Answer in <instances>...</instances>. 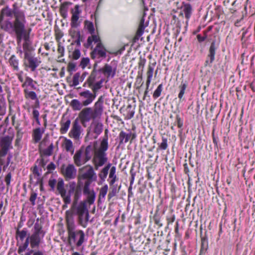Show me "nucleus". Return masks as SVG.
Segmentation results:
<instances>
[{
    "label": "nucleus",
    "mask_w": 255,
    "mask_h": 255,
    "mask_svg": "<svg viewBox=\"0 0 255 255\" xmlns=\"http://www.w3.org/2000/svg\"><path fill=\"white\" fill-rule=\"evenodd\" d=\"M0 28L7 33L15 37L17 43L23 40V65L34 72L40 65V58L31 53L33 48L31 46L30 35L32 28L28 26L24 10L20 9L17 2H14L10 8L8 5L0 11Z\"/></svg>",
    "instance_id": "nucleus-1"
},
{
    "label": "nucleus",
    "mask_w": 255,
    "mask_h": 255,
    "mask_svg": "<svg viewBox=\"0 0 255 255\" xmlns=\"http://www.w3.org/2000/svg\"><path fill=\"white\" fill-rule=\"evenodd\" d=\"M65 187L68 189L66 192L64 182L62 178H59L57 184V190L63 199L65 204H69L71 202V195L74 194V205L77 204L78 200L82 195V187L80 184H76L75 181H71L66 184Z\"/></svg>",
    "instance_id": "nucleus-2"
},
{
    "label": "nucleus",
    "mask_w": 255,
    "mask_h": 255,
    "mask_svg": "<svg viewBox=\"0 0 255 255\" xmlns=\"http://www.w3.org/2000/svg\"><path fill=\"white\" fill-rule=\"evenodd\" d=\"M103 110V100L102 97H101L95 103L93 109L85 108L79 113L78 117L83 126L86 127V123L89 122L91 120L94 121L96 120H100L101 118Z\"/></svg>",
    "instance_id": "nucleus-3"
},
{
    "label": "nucleus",
    "mask_w": 255,
    "mask_h": 255,
    "mask_svg": "<svg viewBox=\"0 0 255 255\" xmlns=\"http://www.w3.org/2000/svg\"><path fill=\"white\" fill-rule=\"evenodd\" d=\"M66 226L68 233V241L69 244H74L76 247H80L85 241V235L83 231L76 230L74 219L70 214L67 217Z\"/></svg>",
    "instance_id": "nucleus-4"
},
{
    "label": "nucleus",
    "mask_w": 255,
    "mask_h": 255,
    "mask_svg": "<svg viewBox=\"0 0 255 255\" xmlns=\"http://www.w3.org/2000/svg\"><path fill=\"white\" fill-rule=\"evenodd\" d=\"M70 214L72 215L73 218H74V215H77L78 216L86 215V221H89V213L87 208L86 201H81L78 205L77 204L74 205V203H73L71 209L66 211L65 212L66 224H67V217L70 215Z\"/></svg>",
    "instance_id": "nucleus-5"
},
{
    "label": "nucleus",
    "mask_w": 255,
    "mask_h": 255,
    "mask_svg": "<svg viewBox=\"0 0 255 255\" xmlns=\"http://www.w3.org/2000/svg\"><path fill=\"white\" fill-rule=\"evenodd\" d=\"M148 22L145 23L144 16H143L140 20L136 31V33L134 36H132L130 39V42L131 43L130 45V48L134 50L139 46L138 40L139 38L143 35L145 28L147 26Z\"/></svg>",
    "instance_id": "nucleus-6"
},
{
    "label": "nucleus",
    "mask_w": 255,
    "mask_h": 255,
    "mask_svg": "<svg viewBox=\"0 0 255 255\" xmlns=\"http://www.w3.org/2000/svg\"><path fill=\"white\" fill-rule=\"evenodd\" d=\"M13 137L8 135L1 138L0 140V156H5L10 149L12 148Z\"/></svg>",
    "instance_id": "nucleus-7"
},
{
    "label": "nucleus",
    "mask_w": 255,
    "mask_h": 255,
    "mask_svg": "<svg viewBox=\"0 0 255 255\" xmlns=\"http://www.w3.org/2000/svg\"><path fill=\"white\" fill-rule=\"evenodd\" d=\"M219 43L216 42V40H213L209 47V52L205 62V66L211 67L215 60L216 51L219 48Z\"/></svg>",
    "instance_id": "nucleus-8"
},
{
    "label": "nucleus",
    "mask_w": 255,
    "mask_h": 255,
    "mask_svg": "<svg viewBox=\"0 0 255 255\" xmlns=\"http://www.w3.org/2000/svg\"><path fill=\"white\" fill-rule=\"evenodd\" d=\"M155 65V62L152 63V64H150L148 65V71L147 72V78L146 82V88L145 91H144L143 99L144 100H146L147 101V103H149L151 101L150 96V95H149L148 88L149 87L150 83L151 82V79L153 76V72Z\"/></svg>",
    "instance_id": "nucleus-9"
},
{
    "label": "nucleus",
    "mask_w": 255,
    "mask_h": 255,
    "mask_svg": "<svg viewBox=\"0 0 255 255\" xmlns=\"http://www.w3.org/2000/svg\"><path fill=\"white\" fill-rule=\"evenodd\" d=\"M65 164H63L60 168L61 172L67 180L72 179L76 176V169L71 164H68L65 168Z\"/></svg>",
    "instance_id": "nucleus-10"
},
{
    "label": "nucleus",
    "mask_w": 255,
    "mask_h": 255,
    "mask_svg": "<svg viewBox=\"0 0 255 255\" xmlns=\"http://www.w3.org/2000/svg\"><path fill=\"white\" fill-rule=\"evenodd\" d=\"M97 55L99 57L106 58V49L102 42H98L91 53V57L92 59H95Z\"/></svg>",
    "instance_id": "nucleus-11"
},
{
    "label": "nucleus",
    "mask_w": 255,
    "mask_h": 255,
    "mask_svg": "<svg viewBox=\"0 0 255 255\" xmlns=\"http://www.w3.org/2000/svg\"><path fill=\"white\" fill-rule=\"evenodd\" d=\"M81 128L78 119H75L73 122L72 129L69 133V136L75 139H79L81 133Z\"/></svg>",
    "instance_id": "nucleus-12"
},
{
    "label": "nucleus",
    "mask_w": 255,
    "mask_h": 255,
    "mask_svg": "<svg viewBox=\"0 0 255 255\" xmlns=\"http://www.w3.org/2000/svg\"><path fill=\"white\" fill-rule=\"evenodd\" d=\"M79 96L83 98L86 99L83 101V105L87 106L91 104L96 97V95L93 92L91 93L89 90H85L80 92Z\"/></svg>",
    "instance_id": "nucleus-13"
},
{
    "label": "nucleus",
    "mask_w": 255,
    "mask_h": 255,
    "mask_svg": "<svg viewBox=\"0 0 255 255\" xmlns=\"http://www.w3.org/2000/svg\"><path fill=\"white\" fill-rule=\"evenodd\" d=\"M83 147H82L76 151L73 156L74 163L77 166H80L88 161L85 160V157L83 156Z\"/></svg>",
    "instance_id": "nucleus-14"
},
{
    "label": "nucleus",
    "mask_w": 255,
    "mask_h": 255,
    "mask_svg": "<svg viewBox=\"0 0 255 255\" xmlns=\"http://www.w3.org/2000/svg\"><path fill=\"white\" fill-rule=\"evenodd\" d=\"M74 8V11L73 10H72V15L71 20V26L72 28H76L80 24V22H78V19L79 18L81 10L79 9V5H76Z\"/></svg>",
    "instance_id": "nucleus-15"
},
{
    "label": "nucleus",
    "mask_w": 255,
    "mask_h": 255,
    "mask_svg": "<svg viewBox=\"0 0 255 255\" xmlns=\"http://www.w3.org/2000/svg\"><path fill=\"white\" fill-rule=\"evenodd\" d=\"M89 166V169L85 173L82 174L81 175V177L83 179H87L86 181H90V182H92L93 181H95L97 179V176L96 173H95L93 168L92 166L89 165L85 166L83 168V169Z\"/></svg>",
    "instance_id": "nucleus-16"
},
{
    "label": "nucleus",
    "mask_w": 255,
    "mask_h": 255,
    "mask_svg": "<svg viewBox=\"0 0 255 255\" xmlns=\"http://www.w3.org/2000/svg\"><path fill=\"white\" fill-rule=\"evenodd\" d=\"M181 9L182 11L180 12V14L183 16V13L184 14L187 23L192 14V7L190 3L183 2L182 3Z\"/></svg>",
    "instance_id": "nucleus-17"
},
{
    "label": "nucleus",
    "mask_w": 255,
    "mask_h": 255,
    "mask_svg": "<svg viewBox=\"0 0 255 255\" xmlns=\"http://www.w3.org/2000/svg\"><path fill=\"white\" fill-rule=\"evenodd\" d=\"M43 237H42L41 235L32 233V235L30 236V245L31 248H38L39 247L41 243V240L43 239Z\"/></svg>",
    "instance_id": "nucleus-18"
},
{
    "label": "nucleus",
    "mask_w": 255,
    "mask_h": 255,
    "mask_svg": "<svg viewBox=\"0 0 255 255\" xmlns=\"http://www.w3.org/2000/svg\"><path fill=\"white\" fill-rule=\"evenodd\" d=\"M71 124V120L69 118L66 119L64 115L62 118L60 125V131L61 134H64L68 131Z\"/></svg>",
    "instance_id": "nucleus-19"
},
{
    "label": "nucleus",
    "mask_w": 255,
    "mask_h": 255,
    "mask_svg": "<svg viewBox=\"0 0 255 255\" xmlns=\"http://www.w3.org/2000/svg\"><path fill=\"white\" fill-rule=\"evenodd\" d=\"M96 158L98 160L97 163L96 164V166H102L107 161L106 154L102 151L97 152Z\"/></svg>",
    "instance_id": "nucleus-20"
},
{
    "label": "nucleus",
    "mask_w": 255,
    "mask_h": 255,
    "mask_svg": "<svg viewBox=\"0 0 255 255\" xmlns=\"http://www.w3.org/2000/svg\"><path fill=\"white\" fill-rule=\"evenodd\" d=\"M93 42L97 43L102 42L99 36L93 34L92 36L88 37L87 42L84 44V46L87 48H89L92 45Z\"/></svg>",
    "instance_id": "nucleus-21"
},
{
    "label": "nucleus",
    "mask_w": 255,
    "mask_h": 255,
    "mask_svg": "<svg viewBox=\"0 0 255 255\" xmlns=\"http://www.w3.org/2000/svg\"><path fill=\"white\" fill-rule=\"evenodd\" d=\"M99 72H102L105 75H107L108 77L112 76L113 77L115 74V71L113 72L112 67L107 64H105L103 68L98 70Z\"/></svg>",
    "instance_id": "nucleus-22"
},
{
    "label": "nucleus",
    "mask_w": 255,
    "mask_h": 255,
    "mask_svg": "<svg viewBox=\"0 0 255 255\" xmlns=\"http://www.w3.org/2000/svg\"><path fill=\"white\" fill-rule=\"evenodd\" d=\"M44 132V129L43 128L41 130L40 128H36L33 130V138L35 143L38 142L40 140Z\"/></svg>",
    "instance_id": "nucleus-23"
},
{
    "label": "nucleus",
    "mask_w": 255,
    "mask_h": 255,
    "mask_svg": "<svg viewBox=\"0 0 255 255\" xmlns=\"http://www.w3.org/2000/svg\"><path fill=\"white\" fill-rule=\"evenodd\" d=\"M130 186L128 187V198L131 196L132 192L131 191L132 185L134 182L135 176L136 174V170H135L133 167H131L130 170Z\"/></svg>",
    "instance_id": "nucleus-24"
},
{
    "label": "nucleus",
    "mask_w": 255,
    "mask_h": 255,
    "mask_svg": "<svg viewBox=\"0 0 255 255\" xmlns=\"http://www.w3.org/2000/svg\"><path fill=\"white\" fill-rule=\"evenodd\" d=\"M9 63L11 66L13 67V69L15 71H18V60L16 58V56L14 55H12L11 56L9 59Z\"/></svg>",
    "instance_id": "nucleus-25"
},
{
    "label": "nucleus",
    "mask_w": 255,
    "mask_h": 255,
    "mask_svg": "<svg viewBox=\"0 0 255 255\" xmlns=\"http://www.w3.org/2000/svg\"><path fill=\"white\" fill-rule=\"evenodd\" d=\"M23 92L24 97L26 99H30L34 101L38 98L36 93L34 91H29L27 89H24Z\"/></svg>",
    "instance_id": "nucleus-26"
},
{
    "label": "nucleus",
    "mask_w": 255,
    "mask_h": 255,
    "mask_svg": "<svg viewBox=\"0 0 255 255\" xmlns=\"http://www.w3.org/2000/svg\"><path fill=\"white\" fill-rule=\"evenodd\" d=\"M70 106L74 111H80L83 106V102L81 103L78 100L73 99L71 101Z\"/></svg>",
    "instance_id": "nucleus-27"
},
{
    "label": "nucleus",
    "mask_w": 255,
    "mask_h": 255,
    "mask_svg": "<svg viewBox=\"0 0 255 255\" xmlns=\"http://www.w3.org/2000/svg\"><path fill=\"white\" fill-rule=\"evenodd\" d=\"M34 82L35 84L37 83L36 82L34 81L31 78L29 77H26L25 78V82L22 85V87L24 88L26 86H30L32 89L35 90L36 89V87L34 85Z\"/></svg>",
    "instance_id": "nucleus-28"
},
{
    "label": "nucleus",
    "mask_w": 255,
    "mask_h": 255,
    "mask_svg": "<svg viewBox=\"0 0 255 255\" xmlns=\"http://www.w3.org/2000/svg\"><path fill=\"white\" fill-rule=\"evenodd\" d=\"M103 125L102 123L99 122H96L94 123V128L93 131L95 133L97 134V136L95 137V138H96L100 134H101L103 131Z\"/></svg>",
    "instance_id": "nucleus-29"
},
{
    "label": "nucleus",
    "mask_w": 255,
    "mask_h": 255,
    "mask_svg": "<svg viewBox=\"0 0 255 255\" xmlns=\"http://www.w3.org/2000/svg\"><path fill=\"white\" fill-rule=\"evenodd\" d=\"M93 148L91 145H89L86 147L84 155L86 161H89L91 159L93 155Z\"/></svg>",
    "instance_id": "nucleus-30"
},
{
    "label": "nucleus",
    "mask_w": 255,
    "mask_h": 255,
    "mask_svg": "<svg viewBox=\"0 0 255 255\" xmlns=\"http://www.w3.org/2000/svg\"><path fill=\"white\" fill-rule=\"evenodd\" d=\"M27 230L26 228L23 229L22 230H19V229H17L16 231V239H17L18 238H19L21 241H22L27 236Z\"/></svg>",
    "instance_id": "nucleus-31"
},
{
    "label": "nucleus",
    "mask_w": 255,
    "mask_h": 255,
    "mask_svg": "<svg viewBox=\"0 0 255 255\" xmlns=\"http://www.w3.org/2000/svg\"><path fill=\"white\" fill-rule=\"evenodd\" d=\"M161 216L158 210H156L154 215L153 216V221L155 225L158 226V228L161 227L163 224L161 223Z\"/></svg>",
    "instance_id": "nucleus-32"
},
{
    "label": "nucleus",
    "mask_w": 255,
    "mask_h": 255,
    "mask_svg": "<svg viewBox=\"0 0 255 255\" xmlns=\"http://www.w3.org/2000/svg\"><path fill=\"white\" fill-rule=\"evenodd\" d=\"M38 220V219H37V221L34 224V232L33 233L41 235L42 237H44L45 232L42 230V226L39 224Z\"/></svg>",
    "instance_id": "nucleus-33"
},
{
    "label": "nucleus",
    "mask_w": 255,
    "mask_h": 255,
    "mask_svg": "<svg viewBox=\"0 0 255 255\" xmlns=\"http://www.w3.org/2000/svg\"><path fill=\"white\" fill-rule=\"evenodd\" d=\"M108 148V136H105L101 141L100 148L97 152L102 151L105 152V151Z\"/></svg>",
    "instance_id": "nucleus-34"
},
{
    "label": "nucleus",
    "mask_w": 255,
    "mask_h": 255,
    "mask_svg": "<svg viewBox=\"0 0 255 255\" xmlns=\"http://www.w3.org/2000/svg\"><path fill=\"white\" fill-rule=\"evenodd\" d=\"M208 248V241L205 239H202L201 247L199 255H206V252Z\"/></svg>",
    "instance_id": "nucleus-35"
},
{
    "label": "nucleus",
    "mask_w": 255,
    "mask_h": 255,
    "mask_svg": "<svg viewBox=\"0 0 255 255\" xmlns=\"http://www.w3.org/2000/svg\"><path fill=\"white\" fill-rule=\"evenodd\" d=\"M116 167L113 166L111 167L109 174V178L112 179L109 181L110 185H112L116 181Z\"/></svg>",
    "instance_id": "nucleus-36"
},
{
    "label": "nucleus",
    "mask_w": 255,
    "mask_h": 255,
    "mask_svg": "<svg viewBox=\"0 0 255 255\" xmlns=\"http://www.w3.org/2000/svg\"><path fill=\"white\" fill-rule=\"evenodd\" d=\"M65 149L67 151L71 152L72 154L74 152V148L73 143L70 139L66 138L65 140Z\"/></svg>",
    "instance_id": "nucleus-37"
},
{
    "label": "nucleus",
    "mask_w": 255,
    "mask_h": 255,
    "mask_svg": "<svg viewBox=\"0 0 255 255\" xmlns=\"http://www.w3.org/2000/svg\"><path fill=\"white\" fill-rule=\"evenodd\" d=\"M111 166V164L109 163L101 171L99 177L102 180H104L106 178Z\"/></svg>",
    "instance_id": "nucleus-38"
},
{
    "label": "nucleus",
    "mask_w": 255,
    "mask_h": 255,
    "mask_svg": "<svg viewBox=\"0 0 255 255\" xmlns=\"http://www.w3.org/2000/svg\"><path fill=\"white\" fill-rule=\"evenodd\" d=\"M81 82L80 73L79 72L76 73L73 77L72 83L70 84V87H75L79 85Z\"/></svg>",
    "instance_id": "nucleus-39"
},
{
    "label": "nucleus",
    "mask_w": 255,
    "mask_h": 255,
    "mask_svg": "<svg viewBox=\"0 0 255 255\" xmlns=\"http://www.w3.org/2000/svg\"><path fill=\"white\" fill-rule=\"evenodd\" d=\"M103 81L104 80L102 79L99 81L94 83L92 87H90L92 89L93 92L96 95L98 91L102 88V85L103 83Z\"/></svg>",
    "instance_id": "nucleus-40"
},
{
    "label": "nucleus",
    "mask_w": 255,
    "mask_h": 255,
    "mask_svg": "<svg viewBox=\"0 0 255 255\" xmlns=\"http://www.w3.org/2000/svg\"><path fill=\"white\" fill-rule=\"evenodd\" d=\"M85 27L87 28L88 32L91 34H93L95 33V28L94 24L92 22L88 20H85L84 22Z\"/></svg>",
    "instance_id": "nucleus-41"
},
{
    "label": "nucleus",
    "mask_w": 255,
    "mask_h": 255,
    "mask_svg": "<svg viewBox=\"0 0 255 255\" xmlns=\"http://www.w3.org/2000/svg\"><path fill=\"white\" fill-rule=\"evenodd\" d=\"M133 128H135L134 126H133L132 130L128 129V140H130V143H134L136 140V134Z\"/></svg>",
    "instance_id": "nucleus-42"
},
{
    "label": "nucleus",
    "mask_w": 255,
    "mask_h": 255,
    "mask_svg": "<svg viewBox=\"0 0 255 255\" xmlns=\"http://www.w3.org/2000/svg\"><path fill=\"white\" fill-rule=\"evenodd\" d=\"M53 148L54 145L53 143H51L47 148L43 150L42 152H41V155H44L48 156L51 155L53 153Z\"/></svg>",
    "instance_id": "nucleus-43"
},
{
    "label": "nucleus",
    "mask_w": 255,
    "mask_h": 255,
    "mask_svg": "<svg viewBox=\"0 0 255 255\" xmlns=\"http://www.w3.org/2000/svg\"><path fill=\"white\" fill-rule=\"evenodd\" d=\"M75 33L76 34V39L72 42L71 45L76 44L77 46L76 48H80L81 47V41H82L81 39V33L80 31L78 30V32Z\"/></svg>",
    "instance_id": "nucleus-44"
},
{
    "label": "nucleus",
    "mask_w": 255,
    "mask_h": 255,
    "mask_svg": "<svg viewBox=\"0 0 255 255\" xmlns=\"http://www.w3.org/2000/svg\"><path fill=\"white\" fill-rule=\"evenodd\" d=\"M96 76L97 73L94 72L91 73L90 76L87 80V82L88 83L89 87H92V85L95 81Z\"/></svg>",
    "instance_id": "nucleus-45"
},
{
    "label": "nucleus",
    "mask_w": 255,
    "mask_h": 255,
    "mask_svg": "<svg viewBox=\"0 0 255 255\" xmlns=\"http://www.w3.org/2000/svg\"><path fill=\"white\" fill-rule=\"evenodd\" d=\"M119 146H121L122 144L126 143L128 141V134L122 131L119 134Z\"/></svg>",
    "instance_id": "nucleus-46"
},
{
    "label": "nucleus",
    "mask_w": 255,
    "mask_h": 255,
    "mask_svg": "<svg viewBox=\"0 0 255 255\" xmlns=\"http://www.w3.org/2000/svg\"><path fill=\"white\" fill-rule=\"evenodd\" d=\"M187 83L186 82H183V81L181 82V85L179 86L180 92L178 96L180 99H181L183 98L185 93V91L187 88Z\"/></svg>",
    "instance_id": "nucleus-47"
},
{
    "label": "nucleus",
    "mask_w": 255,
    "mask_h": 255,
    "mask_svg": "<svg viewBox=\"0 0 255 255\" xmlns=\"http://www.w3.org/2000/svg\"><path fill=\"white\" fill-rule=\"evenodd\" d=\"M89 221H86V215H82V216H78V222L79 225L85 228Z\"/></svg>",
    "instance_id": "nucleus-48"
},
{
    "label": "nucleus",
    "mask_w": 255,
    "mask_h": 255,
    "mask_svg": "<svg viewBox=\"0 0 255 255\" xmlns=\"http://www.w3.org/2000/svg\"><path fill=\"white\" fill-rule=\"evenodd\" d=\"M163 89V85L162 84H159L156 90L154 91L153 94V98L154 99H156L157 98H158L161 94V92Z\"/></svg>",
    "instance_id": "nucleus-49"
},
{
    "label": "nucleus",
    "mask_w": 255,
    "mask_h": 255,
    "mask_svg": "<svg viewBox=\"0 0 255 255\" xmlns=\"http://www.w3.org/2000/svg\"><path fill=\"white\" fill-rule=\"evenodd\" d=\"M168 147V143H167V138L162 136V142L160 144H159L158 148H157V150L158 149L162 150H165L166 149V148Z\"/></svg>",
    "instance_id": "nucleus-50"
},
{
    "label": "nucleus",
    "mask_w": 255,
    "mask_h": 255,
    "mask_svg": "<svg viewBox=\"0 0 255 255\" xmlns=\"http://www.w3.org/2000/svg\"><path fill=\"white\" fill-rule=\"evenodd\" d=\"M69 4H71V3L69 2H65L60 5V12L62 17H64V14L67 13L68 10L67 6Z\"/></svg>",
    "instance_id": "nucleus-51"
},
{
    "label": "nucleus",
    "mask_w": 255,
    "mask_h": 255,
    "mask_svg": "<svg viewBox=\"0 0 255 255\" xmlns=\"http://www.w3.org/2000/svg\"><path fill=\"white\" fill-rule=\"evenodd\" d=\"M87 202L90 204L91 205L94 203L95 197H96V194L95 192L93 190H92V193L87 194Z\"/></svg>",
    "instance_id": "nucleus-52"
},
{
    "label": "nucleus",
    "mask_w": 255,
    "mask_h": 255,
    "mask_svg": "<svg viewBox=\"0 0 255 255\" xmlns=\"http://www.w3.org/2000/svg\"><path fill=\"white\" fill-rule=\"evenodd\" d=\"M24 255H44L43 253L39 250L34 251L32 249H28L27 251L25 253Z\"/></svg>",
    "instance_id": "nucleus-53"
},
{
    "label": "nucleus",
    "mask_w": 255,
    "mask_h": 255,
    "mask_svg": "<svg viewBox=\"0 0 255 255\" xmlns=\"http://www.w3.org/2000/svg\"><path fill=\"white\" fill-rule=\"evenodd\" d=\"M91 183L90 181H85L83 188V193L84 195H87L92 193V191L90 190V186Z\"/></svg>",
    "instance_id": "nucleus-54"
},
{
    "label": "nucleus",
    "mask_w": 255,
    "mask_h": 255,
    "mask_svg": "<svg viewBox=\"0 0 255 255\" xmlns=\"http://www.w3.org/2000/svg\"><path fill=\"white\" fill-rule=\"evenodd\" d=\"M89 62L90 59L89 58L84 57L82 58L79 64V66H80L83 69H84L89 64Z\"/></svg>",
    "instance_id": "nucleus-55"
},
{
    "label": "nucleus",
    "mask_w": 255,
    "mask_h": 255,
    "mask_svg": "<svg viewBox=\"0 0 255 255\" xmlns=\"http://www.w3.org/2000/svg\"><path fill=\"white\" fill-rule=\"evenodd\" d=\"M76 64L74 62H69L67 66V71L70 73V76L73 71H76Z\"/></svg>",
    "instance_id": "nucleus-56"
},
{
    "label": "nucleus",
    "mask_w": 255,
    "mask_h": 255,
    "mask_svg": "<svg viewBox=\"0 0 255 255\" xmlns=\"http://www.w3.org/2000/svg\"><path fill=\"white\" fill-rule=\"evenodd\" d=\"M81 56L80 48H75L72 54V59L74 60L78 59Z\"/></svg>",
    "instance_id": "nucleus-57"
},
{
    "label": "nucleus",
    "mask_w": 255,
    "mask_h": 255,
    "mask_svg": "<svg viewBox=\"0 0 255 255\" xmlns=\"http://www.w3.org/2000/svg\"><path fill=\"white\" fill-rule=\"evenodd\" d=\"M108 186L107 185L104 186L100 191L99 197L105 198L108 191Z\"/></svg>",
    "instance_id": "nucleus-58"
},
{
    "label": "nucleus",
    "mask_w": 255,
    "mask_h": 255,
    "mask_svg": "<svg viewBox=\"0 0 255 255\" xmlns=\"http://www.w3.org/2000/svg\"><path fill=\"white\" fill-rule=\"evenodd\" d=\"M207 38V32L204 31V35L202 36L201 34H198L197 35V39L198 41L200 43H201L204 41Z\"/></svg>",
    "instance_id": "nucleus-59"
},
{
    "label": "nucleus",
    "mask_w": 255,
    "mask_h": 255,
    "mask_svg": "<svg viewBox=\"0 0 255 255\" xmlns=\"http://www.w3.org/2000/svg\"><path fill=\"white\" fill-rule=\"evenodd\" d=\"M37 194L36 193L34 192H32L31 193L30 197L29 198V201H30L31 204L34 206L35 205V200L37 198Z\"/></svg>",
    "instance_id": "nucleus-60"
},
{
    "label": "nucleus",
    "mask_w": 255,
    "mask_h": 255,
    "mask_svg": "<svg viewBox=\"0 0 255 255\" xmlns=\"http://www.w3.org/2000/svg\"><path fill=\"white\" fill-rule=\"evenodd\" d=\"M212 138L213 142L215 145V147L218 148L219 137L217 135H215L214 130L212 132Z\"/></svg>",
    "instance_id": "nucleus-61"
},
{
    "label": "nucleus",
    "mask_w": 255,
    "mask_h": 255,
    "mask_svg": "<svg viewBox=\"0 0 255 255\" xmlns=\"http://www.w3.org/2000/svg\"><path fill=\"white\" fill-rule=\"evenodd\" d=\"M176 122L178 128H181L183 126V121L179 115H177L176 117Z\"/></svg>",
    "instance_id": "nucleus-62"
},
{
    "label": "nucleus",
    "mask_w": 255,
    "mask_h": 255,
    "mask_svg": "<svg viewBox=\"0 0 255 255\" xmlns=\"http://www.w3.org/2000/svg\"><path fill=\"white\" fill-rule=\"evenodd\" d=\"M56 183V180L55 179L50 178L49 180L48 185L51 187L52 190H54Z\"/></svg>",
    "instance_id": "nucleus-63"
},
{
    "label": "nucleus",
    "mask_w": 255,
    "mask_h": 255,
    "mask_svg": "<svg viewBox=\"0 0 255 255\" xmlns=\"http://www.w3.org/2000/svg\"><path fill=\"white\" fill-rule=\"evenodd\" d=\"M11 178V172H9L6 175L5 178V181L6 182V184L7 187H8L10 185Z\"/></svg>",
    "instance_id": "nucleus-64"
}]
</instances>
